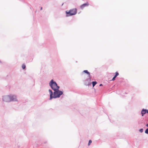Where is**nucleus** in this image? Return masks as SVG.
<instances>
[{"label":"nucleus","mask_w":148,"mask_h":148,"mask_svg":"<svg viewBox=\"0 0 148 148\" xmlns=\"http://www.w3.org/2000/svg\"><path fill=\"white\" fill-rule=\"evenodd\" d=\"M84 72L85 73H86L87 74H88L89 76H90V73L87 70H84Z\"/></svg>","instance_id":"8"},{"label":"nucleus","mask_w":148,"mask_h":148,"mask_svg":"<svg viewBox=\"0 0 148 148\" xmlns=\"http://www.w3.org/2000/svg\"><path fill=\"white\" fill-rule=\"evenodd\" d=\"M66 16H69L75 15L77 13V9L74 8L70 10L69 11H66Z\"/></svg>","instance_id":"3"},{"label":"nucleus","mask_w":148,"mask_h":148,"mask_svg":"<svg viewBox=\"0 0 148 148\" xmlns=\"http://www.w3.org/2000/svg\"><path fill=\"white\" fill-rule=\"evenodd\" d=\"M119 75V73L118 72H116V74L114 77H116L117 76Z\"/></svg>","instance_id":"11"},{"label":"nucleus","mask_w":148,"mask_h":148,"mask_svg":"<svg viewBox=\"0 0 148 148\" xmlns=\"http://www.w3.org/2000/svg\"><path fill=\"white\" fill-rule=\"evenodd\" d=\"M89 3L88 2L83 4L80 6V8L81 9H83L85 7L88 6L89 5Z\"/></svg>","instance_id":"5"},{"label":"nucleus","mask_w":148,"mask_h":148,"mask_svg":"<svg viewBox=\"0 0 148 148\" xmlns=\"http://www.w3.org/2000/svg\"><path fill=\"white\" fill-rule=\"evenodd\" d=\"M143 130L142 129H140L139 130L140 132L141 133L142 132H143Z\"/></svg>","instance_id":"14"},{"label":"nucleus","mask_w":148,"mask_h":148,"mask_svg":"<svg viewBox=\"0 0 148 148\" xmlns=\"http://www.w3.org/2000/svg\"><path fill=\"white\" fill-rule=\"evenodd\" d=\"M145 133L146 134H148V128H147L145 131Z\"/></svg>","instance_id":"13"},{"label":"nucleus","mask_w":148,"mask_h":148,"mask_svg":"<svg viewBox=\"0 0 148 148\" xmlns=\"http://www.w3.org/2000/svg\"><path fill=\"white\" fill-rule=\"evenodd\" d=\"M146 111H147V113L148 114V109L146 110Z\"/></svg>","instance_id":"16"},{"label":"nucleus","mask_w":148,"mask_h":148,"mask_svg":"<svg viewBox=\"0 0 148 148\" xmlns=\"http://www.w3.org/2000/svg\"><path fill=\"white\" fill-rule=\"evenodd\" d=\"M12 97L15 98V97H10L9 95L4 96L3 97V100L6 102H10L11 100H14V99H12Z\"/></svg>","instance_id":"4"},{"label":"nucleus","mask_w":148,"mask_h":148,"mask_svg":"<svg viewBox=\"0 0 148 148\" xmlns=\"http://www.w3.org/2000/svg\"><path fill=\"white\" fill-rule=\"evenodd\" d=\"M142 116H143L144 114L147 113L146 109H143L141 112Z\"/></svg>","instance_id":"6"},{"label":"nucleus","mask_w":148,"mask_h":148,"mask_svg":"<svg viewBox=\"0 0 148 148\" xmlns=\"http://www.w3.org/2000/svg\"><path fill=\"white\" fill-rule=\"evenodd\" d=\"M115 77H114L113 78H112V81H114L115 80Z\"/></svg>","instance_id":"15"},{"label":"nucleus","mask_w":148,"mask_h":148,"mask_svg":"<svg viewBox=\"0 0 148 148\" xmlns=\"http://www.w3.org/2000/svg\"><path fill=\"white\" fill-rule=\"evenodd\" d=\"M53 92H53L51 90H49V91L50 94V99L51 100L53 98H57L59 97L60 96L63 94V92L59 90H56L54 91Z\"/></svg>","instance_id":"1"},{"label":"nucleus","mask_w":148,"mask_h":148,"mask_svg":"<svg viewBox=\"0 0 148 148\" xmlns=\"http://www.w3.org/2000/svg\"><path fill=\"white\" fill-rule=\"evenodd\" d=\"M146 126L147 127H148V123L146 125Z\"/></svg>","instance_id":"17"},{"label":"nucleus","mask_w":148,"mask_h":148,"mask_svg":"<svg viewBox=\"0 0 148 148\" xmlns=\"http://www.w3.org/2000/svg\"><path fill=\"white\" fill-rule=\"evenodd\" d=\"M10 97H15V98L14 97H12V99H14V100H11V101H17V100L16 99V97L15 95H9Z\"/></svg>","instance_id":"7"},{"label":"nucleus","mask_w":148,"mask_h":148,"mask_svg":"<svg viewBox=\"0 0 148 148\" xmlns=\"http://www.w3.org/2000/svg\"><path fill=\"white\" fill-rule=\"evenodd\" d=\"M97 84V82L96 81L92 82V86L93 87L96 84Z\"/></svg>","instance_id":"9"},{"label":"nucleus","mask_w":148,"mask_h":148,"mask_svg":"<svg viewBox=\"0 0 148 148\" xmlns=\"http://www.w3.org/2000/svg\"><path fill=\"white\" fill-rule=\"evenodd\" d=\"M42 7H41V8H40V10H42Z\"/></svg>","instance_id":"19"},{"label":"nucleus","mask_w":148,"mask_h":148,"mask_svg":"<svg viewBox=\"0 0 148 148\" xmlns=\"http://www.w3.org/2000/svg\"><path fill=\"white\" fill-rule=\"evenodd\" d=\"M22 68L23 69H25V68L26 67V66L25 65V64H23L22 65Z\"/></svg>","instance_id":"10"},{"label":"nucleus","mask_w":148,"mask_h":148,"mask_svg":"<svg viewBox=\"0 0 148 148\" xmlns=\"http://www.w3.org/2000/svg\"><path fill=\"white\" fill-rule=\"evenodd\" d=\"M49 84L52 89L54 91L59 90L60 87L57 85L56 82H54L53 79L51 80Z\"/></svg>","instance_id":"2"},{"label":"nucleus","mask_w":148,"mask_h":148,"mask_svg":"<svg viewBox=\"0 0 148 148\" xmlns=\"http://www.w3.org/2000/svg\"><path fill=\"white\" fill-rule=\"evenodd\" d=\"M102 86V84H101L99 85L100 86Z\"/></svg>","instance_id":"18"},{"label":"nucleus","mask_w":148,"mask_h":148,"mask_svg":"<svg viewBox=\"0 0 148 148\" xmlns=\"http://www.w3.org/2000/svg\"><path fill=\"white\" fill-rule=\"evenodd\" d=\"M92 143V141L91 140H90L89 141L88 145L89 146Z\"/></svg>","instance_id":"12"}]
</instances>
